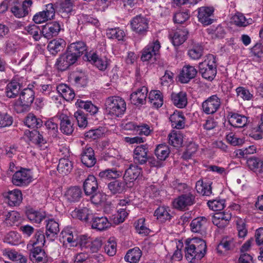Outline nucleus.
<instances>
[{
  "mask_svg": "<svg viewBox=\"0 0 263 263\" xmlns=\"http://www.w3.org/2000/svg\"><path fill=\"white\" fill-rule=\"evenodd\" d=\"M5 255L13 261H19L21 263L27 262V258L21 254H18L15 251H6Z\"/></svg>",
  "mask_w": 263,
  "mask_h": 263,
  "instance_id": "nucleus-62",
  "label": "nucleus"
},
{
  "mask_svg": "<svg viewBox=\"0 0 263 263\" xmlns=\"http://www.w3.org/2000/svg\"><path fill=\"white\" fill-rule=\"evenodd\" d=\"M148 145L142 144L137 146L134 151V161L135 164L142 165L147 161Z\"/></svg>",
  "mask_w": 263,
  "mask_h": 263,
  "instance_id": "nucleus-14",
  "label": "nucleus"
},
{
  "mask_svg": "<svg viewBox=\"0 0 263 263\" xmlns=\"http://www.w3.org/2000/svg\"><path fill=\"white\" fill-rule=\"evenodd\" d=\"M61 29V25L59 22L54 21L47 24L43 26L42 34L47 39L58 35Z\"/></svg>",
  "mask_w": 263,
  "mask_h": 263,
  "instance_id": "nucleus-15",
  "label": "nucleus"
},
{
  "mask_svg": "<svg viewBox=\"0 0 263 263\" xmlns=\"http://www.w3.org/2000/svg\"><path fill=\"white\" fill-rule=\"evenodd\" d=\"M212 182L210 181H203L200 179L196 183V189L197 192L202 196H209L212 193Z\"/></svg>",
  "mask_w": 263,
  "mask_h": 263,
  "instance_id": "nucleus-34",
  "label": "nucleus"
},
{
  "mask_svg": "<svg viewBox=\"0 0 263 263\" xmlns=\"http://www.w3.org/2000/svg\"><path fill=\"white\" fill-rule=\"evenodd\" d=\"M237 97L245 101H250L253 98V95L245 87L239 86L236 89Z\"/></svg>",
  "mask_w": 263,
  "mask_h": 263,
  "instance_id": "nucleus-60",
  "label": "nucleus"
},
{
  "mask_svg": "<svg viewBox=\"0 0 263 263\" xmlns=\"http://www.w3.org/2000/svg\"><path fill=\"white\" fill-rule=\"evenodd\" d=\"M32 181V177L30 171L24 168L16 171L12 178V183L18 186H26Z\"/></svg>",
  "mask_w": 263,
  "mask_h": 263,
  "instance_id": "nucleus-8",
  "label": "nucleus"
},
{
  "mask_svg": "<svg viewBox=\"0 0 263 263\" xmlns=\"http://www.w3.org/2000/svg\"><path fill=\"white\" fill-rule=\"evenodd\" d=\"M126 109V103L124 100L120 97L111 96L105 100V112L112 117H121L125 113Z\"/></svg>",
  "mask_w": 263,
  "mask_h": 263,
  "instance_id": "nucleus-2",
  "label": "nucleus"
},
{
  "mask_svg": "<svg viewBox=\"0 0 263 263\" xmlns=\"http://www.w3.org/2000/svg\"><path fill=\"white\" fill-rule=\"evenodd\" d=\"M54 15L55 9L53 5L50 3L46 5L45 10L35 14L33 16V20L36 24H41L53 19Z\"/></svg>",
  "mask_w": 263,
  "mask_h": 263,
  "instance_id": "nucleus-12",
  "label": "nucleus"
},
{
  "mask_svg": "<svg viewBox=\"0 0 263 263\" xmlns=\"http://www.w3.org/2000/svg\"><path fill=\"white\" fill-rule=\"evenodd\" d=\"M32 4V2L31 0H25L21 5L12 7L11 11L15 17H23L28 14Z\"/></svg>",
  "mask_w": 263,
  "mask_h": 263,
  "instance_id": "nucleus-25",
  "label": "nucleus"
},
{
  "mask_svg": "<svg viewBox=\"0 0 263 263\" xmlns=\"http://www.w3.org/2000/svg\"><path fill=\"white\" fill-rule=\"evenodd\" d=\"M161 45L158 40H154L142 50L141 59L142 61H148L154 58L156 59L159 54Z\"/></svg>",
  "mask_w": 263,
  "mask_h": 263,
  "instance_id": "nucleus-6",
  "label": "nucleus"
},
{
  "mask_svg": "<svg viewBox=\"0 0 263 263\" xmlns=\"http://www.w3.org/2000/svg\"><path fill=\"white\" fill-rule=\"evenodd\" d=\"M185 246V256L190 262L200 260L206 254V242L202 239L197 237L187 239Z\"/></svg>",
  "mask_w": 263,
  "mask_h": 263,
  "instance_id": "nucleus-1",
  "label": "nucleus"
},
{
  "mask_svg": "<svg viewBox=\"0 0 263 263\" xmlns=\"http://www.w3.org/2000/svg\"><path fill=\"white\" fill-rule=\"evenodd\" d=\"M171 100L175 106L179 108L185 107L187 103L186 93L183 91L172 93Z\"/></svg>",
  "mask_w": 263,
  "mask_h": 263,
  "instance_id": "nucleus-33",
  "label": "nucleus"
},
{
  "mask_svg": "<svg viewBox=\"0 0 263 263\" xmlns=\"http://www.w3.org/2000/svg\"><path fill=\"white\" fill-rule=\"evenodd\" d=\"M30 242L31 243L30 245L32 247H35L36 245H39L37 247L44 246L45 242V237L43 231L40 230L37 231L35 233L34 238Z\"/></svg>",
  "mask_w": 263,
  "mask_h": 263,
  "instance_id": "nucleus-58",
  "label": "nucleus"
},
{
  "mask_svg": "<svg viewBox=\"0 0 263 263\" xmlns=\"http://www.w3.org/2000/svg\"><path fill=\"white\" fill-rule=\"evenodd\" d=\"M148 99L153 106L159 108L163 103V96L159 90H152L150 91Z\"/></svg>",
  "mask_w": 263,
  "mask_h": 263,
  "instance_id": "nucleus-43",
  "label": "nucleus"
},
{
  "mask_svg": "<svg viewBox=\"0 0 263 263\" xmlns=\"http://www.w3.org/2000/svg\"><path fill=\"white\" fill-rule=\"evenodd\" d=\"M60 120V129L65 135H70L74 130L73 124L71 123L69 117L64 113H58L57 117Z\"/></svg>",
  "mask_w": 263,
  "mask_h": 263,
  "instance_id": "nucleus-18",
  "label": "nucleus"
},
{
  "mask_svg": "<svg viewBox=\"0 0 263 263\" xmlns=\"http://www.w3.org/2000/svg\"><path fill=\"white\" fill-rule=\"evenodd\" d=\"M91 228L102 231L110 227V223L106 217H93L91 221Z\"/></svg>",
  "mask_w": 263,
  "mask_h": 263,
  "instance_id": "nucleus-30",
  "label": "nucleus"
},
{
  "mask_svg": "<svg viewBox=\"0 0 263 263\" xmlns=\"http://www.w3.org/2000/svg\"><path fill=\"white\" fill-rule=\"evenodd\" d=\"M125 186L124 182L116 180L109 183L107 187L111 194H116L122 193L125 189Z\"/></svg>",
  "mask_w": 263,
  "mask_h": 263,
  "instance_id": "nucleus-50",
  "label": "nucleus"
},
{
  "mask_svg": "<svg viewBox=\"0 0 263 263\" xmlns=\"http://www.w3.org/2000/svg\"><path fill=\"white\" fill-rule=\"evenodd\" d=\"M199 71L204 79L213 80L217 73L216 57L211 54L207 55L205 60L199 63Z\"/></svg>",
  "mask_w": 263,
  "mask_h": 263,
  "instance_id": "nucleus-3",
  "label": "nucleus"
},
{
  "mask_svg": "<svg viewBox=\"0 0 263 263\" xmlns=\"http://www.w3.org/2000/svg\"><path fill=\"white\" fill-rule=\"evenodd\" d=\"M60 231L59 224L53 219H49L46 223V235L47 238L52 239Z\"/></svg>",
  "mask_w": 263,
  "mask_h": 263,
  "instance_id": "nucleus-36",
  "label": "nucleus"
},
{
  "mask_svg": "<svg viewBox=\"0 0 263 263\" xmlns=\"http://www.w3.org/2000/svg\"><path fill=\"white\" fill-rule=\"evenodd\" d=\"M122 172L117 171L116 168H108L100 172L99 174V177L104 180L116 179L121 177Z\"/></svg>",
  "mask_w": 263,
  "mask_h": 263,
  "instance_id": "nucleus-37",
  "label": "nucleus"
},
{
  "mask_svg": "<svg viewBox=\"0 0 263 263\" xmlns=\"http://www.w3.org/2000/svg\"><path fill=\"white\" fill-rule=\"evenodd\" d=\"M65 46V42L62 39L53 40L47 46L49 51L53 55H56L59 52L62 51Z\"/></svg>",
  "mask_w": 263,
  "mask_h": 263,
  "instance_id": "nucleus-35",
  "label": "nucleus"
},
{
  "mask_svg": "<svg viewBox=\"0 0 263 263\" xmlns=\"http://www.w3.org/2000/svg\"><path fill=\"white\" fill-rule=\"evenodd\" d=\"M172 126L177 129H182L185 126V118L181 111H175L170 117Z\"/></svg>",
  "mask_w": 263,
  "mask_h": 263,
  "instance_id": "nucleus-32",
  "label": "nucleus"
},
{
  "mask_svg": "<svg viewBox=\"0 0 263 263\" xmlns=\"http://www.w3.org/2000/svg\"><path fill=\"white\" fill-rule=\"evenodd\" d=\"M60 239L61 241L62 240L63 243L67 242L71 244V246H77L71 228L67 227L62 230L60 235Z\"/></svg>",
  "mask_w": 263,
  "mask_h": 263,
  "instance_id": "nucleus-44",
  "label": "nucleus"
},
{
  "mask_svg": "<svg viewBox=\"0 0 263 263\" xmlns=\"http://www.w3.org/2000/svg\"><path fill=\"white\" fill-rule=\"evenodd\" d=\"M105 252L110 256H114L117 251V243L114 238H110L104 247Z\"/></svg>",
  "mask_w": 263,
  "mask_h": 263,
  "instance_id": "nucleus-63",
  "label": "nucleus"
},
{
  "mask_svg": "<svg viewBox=\"0 0 263 263\" xmlns=\"http://www.w3.org/2000/svg\"><path fill=\"white\" fill-rule=\"evenodd\" d=\"M228 122L233 127L242 128L248 122V118L237 113L230 112L228 115Z\"/></svg>",
  "mask_w": 263,
  "mask_h": 263,
  "instance_id": "nucleus-22",
  "label": "nucleus"
},
{
  "mask_svg": "<svg viewBox=\"0 0 263 263\" xmlns=\"http://www.w3.org/2000/svg\"><path fill=\"white\" fill-rule=\"evenodd\" d=\"M82 192L79 186H71L65 192L64 196L67 202L73 203L79 202L82 197Z\"/></svg>",
  "mask_w": 263,
  "mask_h": 263,
  "instance_id": "nucleus-26",
  "label": "nucleus"
},
{
  "mask_svg": "<svg viewBox=\"0 0 263 263\" xmlns=\"http://www.w3.org/2000/svg\"><path fill=\"white\" fill-rule=\"evenodd\" d=\"M73 165L68 159L61 158L57 166L58 172L63 175L68 174L72 170Z\"/></svg>",
  "mask_w": 263,
  "mask_h": 263,
  "instance_id": "nucleus-45",
  "label": "nucleus"
},
{
  "mask_svg": "<svg viewBox=\"0 0 263 263\" xmlns=\"http://www.w3.org/2000/svg\"><path fill=\"white\" fill-rule=\"evenodd\" d=\"M204 48L199 44L192 45L187 51V55L190 58L194 60L200 59L203 55Z\"/></svg>",
  "mask_w": 263,
  "mask_h": 263,
  "instance_id": "nucleus-41",
  "label": "nucleus"
},
{
  "mask_svg": "<svg viewBox=\"0 0 263 263\" xmlns=\"http://www.w3.org/2000/svg\"><path fill=\"white\" fill-rule=\"evenodd\" d=\"M214 11L213 7H201L198 9V21L204 26L213 23L214 21Z\"/></svg>",
  "mask_w": 263,
  "mask_h": 263,
  "instance_id": "nucleus-13",
  "label": "nucleus"
},
{
  "mask_svg": "<svg viewBox=\"0 0 263 263\" xmlns=\"http://www.w3.org/2000/svg\"><path fill=\"white\" fill-rule=\"evenodd\" d=\"M207 218L205 217H198L194 219L190 223L191 231L194 233H204L206 230Z\"/></svg>",
  "mask_w": 263,
  "mask_h": 263,
  "instance_id": "nucleus-27",
  "label": "nucleus"
},
{
  "mask_svg": "<svg viewBox=\"0 0 263 263\" xmlns=\"http://www.w3.org/2000/svg\"><path fill=\"white\" fill-rule=\"evenodd\" d=\"M142 255V251L138 247L129 249L124 257L125 261L129 263H138Z\"/></svg>",
  "mask_w": 263,
  "mask_h": 263,
  "instance_id": "nucleus-38",
  "label": "nucleus"
},
{
  "mask_svg": "<svg viewBox=\"0 0 263 263\" xmlns=\"http://www.w3.org/2000/svg\"><path fill=\"white\" fill-rule=\"evenodd\" d=\"M28 218L32 222L39 223L45 218L46 214L43 211L29 210L27 213Z\"/></svg>",
  "mask_w": 263,
  "mask_h": 263,
  "instance_id": "nucleus-52",
  "label": "nucleus"
},
{
  "mask_svg": "<svg viewBox=\"0 0 263 263\" xmlns=\"http://www.w3.org/2000/svg\"><path fill=\"white\" fill-rule=\"evenodd\" d=\"M148 20L142 15H137L130 21L132 30L140 35H145L148 31Z\"/></svg>",
  "mask_w": 263,
  "mask_h": 263,
  "instance_id": "nucleus-10",
  "label": "nucleus"
},
{
  "mask_svg": "<svg viewBox=\"0 0 263 263\" xmlns=\"http://www.w3.org/2000/svg\"><path fill=\"white\" fill-rule=\"evenodd\" d=\"M73 1L64 0L60 4L59 11L62 14H68L71 13L73 7Z\"/></svg>",
  "mask_w": 263,
  "mask_h": 263,
  "instance_id": "nucleus-61",
  "label": "nucleus"
},
{
  "mask_svg": "<svg viewBox=\"0 0 263 263\" xmlns=\"http://www.w3.org/2000/svg\"><path fill=\"white\" fill-rule=\"evenodd\" d=\"M195 203V196L191 192L183 194L175 198L173 202V206L179 210L185 211Z\"/></svg>",
  "mask_w": 263,
  "mask_h": 263,
  "instance_id": "nucleus-7",
  "label": "nucleus"
},
{
  "mask_svg": "<svg viewBox=\"0 0 263 263\" xmlns=\"http://www.w3.org/2000/svg\"><path fill=\"white\" fill-rule=\"evenodd\" d=\"M170 149L166 144H159L155 150V154L160 161H164L169 156Z\"/></svg>",
  "mask_w": 263,
  "mask_h": 263,
  "instance_id": "nucleus-48",
  "label": "nucleus"
},
{
  "mask_svg": "<svg viewBox=\"0 0 263 263\" xmlns=\"http://www.w3.org/2000/svg\"><path fill=\"white\" fill-rule=\"evenodd\" d=\"M107 36L109 39L123 41L125 35L123 30L119 28H110L107 30Z\"/></svg>",
  "mask_w": 263,
  "mask_h": 263,
  "instance_id": "nucleus-55",
  "label": "nucleus"
},
{
  "mask_svg": "<svg viewBox=\"0 0 263 263\" xmlns=\"http://www.w3.org/2000/svg\"><path fill=\"white\" fill-rule=\"evenodd\" d=\"M6 202L10 206H18L22 201V194L20 190L15 189L10 191L5 195Z\"/></svg>",
  "mask_w": 263,
  "mask_h": 263,
  "instance_id": "nucleus-24",
  "label": "nucleus"
},
{
  "mask_svg": "<svg viewBox=\"0 0 263 263\" xmlns=\"http://www.w3.org/2000/svg\"><path fill=\"white\" fill-rule=\"evenodd\" d=\"M249 168L254 172H263V161L256 157H251L247 161Z\"/></svg>",
  "mask_w": 263,
  "mask_h": 263,
  "instance_id": "nucleus-47",
  "label": "nucleus"
},
{
  "mask_svg": "<svg viewBox=\"0 0 263 263\" xmlns=\"http://www.w3.org/2000/svg\"><path fill=\"white\" fill-rule=\"evenodd\" d=\"M232 21L236 25L239 27L247 26L251 24L252 22V19H247L241 13L235 15L232 18Z\"/></svg>",
  "mask_w": 263,
  "mask_h": 263,
  "instance_id": "nucleus-56",
  "label": "nucleus"
},
{
  "mask_svg": "<svg viewBox=\"0 0 263 263\" xmlns=\"http://www.w3.org/2000/svg\"><path fill=\"white\" fill-rule=\"evenodd\" d=\"M83 189L85 194L87 196H91L92 202L95 204H99L101 199H96L101 196L98 193V184L96 178L93 175H89L83 183Z\"/></svg>",
  "mask_w": 263,
  "mask_h": 263,
  "instance_id": "nucleus-5",
  "label": "nucleus"
},
{
  "mask_svg": "<svg viewBox=\"0 0 263 263\" xmlns=\"http://www.w3.org/2000/svg\"><path fill=\"white\" fill-rule=\"evenodd\" d=\"M24 123L29 128H37L42 126L43 122L33 114L29 113L25 118Z\"/></svg>",
  "mask_w": 263,
  "mask_h": 263,
  "instance_id": "nucleus-49",
  "label": "nucleus"
},
{
  "mask_svg": "<svg viewBox=\"0 0 263 263\" xmlns=\"http://www.w3.org/2000/svg\"><path fill=\"white\" fill-rule=\"evenodd\" d=\"M72 215L77 217L81 220L87 221L88 220L92 217V213L87 208L81 209H75L72 212Z\"/></svg>",
  "mask_w": 263,
  "mask_h": 263,
  "instance_id": "nucleus-53",
  "label": "nucleus"
},
{
  "mask_svg": "<svg viewBox=\"0 0 263 263\" xmlns=\"http://www.w3.org/2000/svg\"><path fill=\"white\" fill-rule=\"evenodd\" d=\"M170 212V209L168 207L159 206L155 210L154 216L160 222H163L171 219L172 216Z\"/></svg>",
  "mask_w": 263,
  "mask_h": 263,
  "instance_id": "nucleus-40",
  "label": "nucleus"
},
{
  "mask_svg": "<svg viewBox=\"0 0 263 263\" xmlns=\"http://www.w3.org/2000/svg\"><path fill=\"white\" fill-rule=\"evenodd\" d=\"M237 246V242L233 238L222 239L216 248L218 252L222 253V249L224 251L233 250Z\"/></svg>",
  "mask_w": 263,
  "mask_h": 263,
  "instance_id": "nucleus-42",
  "label": "nucleus"
},
{
  "mask_svg": "<svg viewBox=\"0 0 263 263\" xmlns=\"http://www.w3.org/2000/svg\"><path fill=\"white\" fill-rule=\"evenodd\" d=\"M34 100V92L31 88L23 89L20 94L19 100L14 104V109L17 113L27 110Z\"/></svg>",
  "mask_w": 263,
  "mask_h": 263,
  "instance_id": "nucleus-4",
  "label": "nucleus"
},
{
  "mask_svg": "<svg viewBox=\"0 0 263 263\" xmlns=\"http://www.w3.org/2000/svg\"><path fill=\"white\" fill-rule=\"evenodd\" d=\"M232 217L229 212H223L215 214L212 217L213 224L219 228H224L227 226Z\"/></svg>",
  "mask_w": 263,
  "mask_h": 263,
  "instance_id": "nucleus-19",
  "label": "nucleus"
},
{
  "mask_svg": "<svg viewBox=\"0 0 263 263\" xmlns=\"http://www.w3.org/2000/svg\"><path fill=\"white\" fill-rule=\"evenodd\" d=\"M188 34L189 31L186 28H177L170 34L174 46H179L182 44L187 40Z\"/></svg>",
  "mask_w": 263,
  "mask_h": 263,
  "instance_id": "nucleus-21",
  "label": "nucleus"
},
{
  "mask_svg": "<svg viewBox=\"0 0 263 263\" xmlns=\"http://www.w3.org/2000/svg\"><path fill=\"white\" fill-rule=\"evenodd\" d=\"M147 93L148 89L146 87L142 86L138 88L130 95L131 103L135 105L145 104Z\"/></svg>",
  "mask_w": 263,
  "mask_h": 263,
  "instance_id": "nucleus-17",
  "label": "nucleus"
},
{
  "mask_svg": "<svg viewBox=\"0 0 263 263\" xmlns=\"http://www.w3.org/2000/svg\"><path fill=\"white\" fill-rule=\"evenodd\" d=\"M67 49L78 59L87 50V47L85 42L78 41L70 44Z\"/></svg>",
  "mask_w": 263,
  "mask_h": 263,
  "instance_id": "nucleus-31",
  "label": "nucleus"
},
{
  "mask_svg": "<svg viewBox=\"0 0 263 263\" xmlns=\"http://www.w3.org/2000/svg\"><path fill=\"white\" fill-rule=\"evenodd\" d=\"M220 99L216 95H212L207 98L202 104L203 111L207 115L215 113L221 106Z\"/></svg>",
  "mask_w": 263,
  "mask_h": 263,
  "instance_id": "nucleus-11",
  "label": "nucleus"
},
{
  "mask_svg": "<svg viewBox=\"0 0 263 263\" xmlns=\"http://www.w3.org/2000/svg\"><path fill=\"white\" fill-rule=\"evenodd\" d=\"M104 134V128L99 127L96 129H92L85 132L84 136L86 139H97L103 136Z\"/></svg>",
  "mask_w": 263,
  "mask_h": 263,
  "instance_id": "nucleus-57",
  "label": "nucleus"
},
{
  "mask_svg": "<svg viewBox=\"0 0 263 263\" xmlns=\"http://www.w3.org/2000/svg\"><path fill=\"white\" fill-rule=\"evenodd\" d=\"M31 140L35 144L42 147L46 143V140L43 135L37 130H33L30 133Z\"/></svg>",
  "mask_w": 263,
  "mask_h": 263,
  "instance_id": "nucleus-59",
  "label": "nucleus"
},
{
  "mask_svg": "<svg viewBox=\"0 0 263 263\" xmlns=\"http://www.w3.org/2000/svg\"><path fill=\"white\" fill-rule=\"evenodd\" d=\"M142 173V169L137 165L130 164L124 173L123 178L125 181L133 182L136 180Z\"/></svg>",
  "mask_w": 263,
  "mask_h": 263,
  "instance_id": "nucleus-29",
  "label": "nucleus"
},
{
  "mask_svg": "<svg viewBox=\"0 0 263 263\" xmlns=\"http://www.w3.org/2000/svg\"><path fill=\"white\" fill-rule=\"evenodd\" d=\"M57 89L62 97L66 101H71L75 97L73 90L66 84H60L57 86Z\"/></svg>",
  "mask_w": 263,
  "mask_h": 263,
  "instance_id": "nucleus-39",
  "label": "nucleus"
},
{
  "mask_svg": "<svg viewBox=\"0 0 263 263\" xmlns=\"http://www.w3.org/2000/svg\"><path fill=\"white\" fill-rule=\"evenodd\" d=\"M168 143L174 147H179L183 143V135L179 131H173L168 136Z\"/></svg>",
  "mask_w": 263,
  "mask_h": 263,
  "instance_id": "nucleus-46",
  "label": "nucleus"
},
{
  "mask_svg": "<svg viewBox=\"0 0 263 263\" xmlns=\"http://www.w3.org/2000/svg\"><path fill=\"white\" fill-rule=\"evenodd\" d=\"M81 162L87 167H91L95 165L97 160L92 148L86 145L83 148L81 153Z\"/></svg>",
  "mask_w": 263,
  "mask_h": 263,
  "instance_id": "nucleus-16",
  "label": "nucleus"
},
{
  "mask_svg": "<svg viewBox=\"0 0 263 263\" xmlns=\"http://www.w3.org/2000/svg\"><path fill=\"white\" fill-rule=\"evenodd\" d=\"M20 89V87L16 83V81H12L7 84L5 93L7 97L14 98L18 95Z\"/></svg>",
  "mask_w": 263,
  "mask_h": 263,
  "instance_id": "nucleus-51",
  "label": "nucleus"
},
{
  "mask_svg": "<svg viewBox=\"0 0 263 263\" xmlns=\"http://www.w3.org/2000/svg\"><path fill=\"white\" fill-rule=\"evenodd\" d=\"M78 59L68 50L60 55L57 59L55 66L60 71H65L67 70L70 66L73 65L77 61Z\"/></svg>",
  "mask_w": 263,
  "mask_h": 263,
  "instance_id": "nucleus-9",
  "label": "nucleus"
},
{
  "mask_svg": "<svg viewBox=\"0 0 263 263\" xmlns=\"http://www.w3.org/2000/svg\"><path fill=\"white\" fill-rule=\"evenodd\" d=\"M76 104L79 107L84 108L91 115L96 114L98 111V108L90 101H84L81 100H78L76 102Z\"/></svg>",
  "mask_w": 263,
  "mask_h": 263,
  "instance_id": "nucleus-54",
  "label": "nucleus"
},
{
  "mask_svg": "<svg viewBox=\"0 0 263 263\" xmlns=\"http://www.w3.org/2000/svg\"><path fill=\"white\" fill-rule=\"evenodd\" d=\"M87 60L93 64L100 70H105L107 67V61L106 58H101L95 52L89 53L86 55Z\"/></svg>",
  "mask_w": 263,
  "mask_h": 263,
  "instance_id": "nucleus-28",
  "label": "nucleus"
},
{
  "mask_svg": "<svg viewBox=\"0 0 263 263\" xmlns=\"http://www.w3.org/2000/svg\"><path fill=\"white\" fill-rule=\"evenodd\" d=\"M30 258L34 262L48 263V257L41 247H33L30 250Z\"/></svg>",
  "mask_w": 263,
  "mask_h": 263,
  "instance_id": "nucleus-20",
  "label": "nucleus"
},
{
  "mask_svg": "<svg viewBox=\"0 0 263 263\" xmlns=\"http://www.w3.org/2000/svg\"><path fill=\"white\" fill-rule=\"evenodd\" d=\"M26 31L28 34L32 35L33 38L35 41H39L41 39V31L39 27L35 24L27 26L25 28Z\"/></svg>",
  "mask_w": 263,
  "mask_h": 263,
  "instance_id": "nucleus-64",
  "label": "nucleus"
},
{
  "mask_svg": "<svg viewBox=\"0 0 263 263\" xmlns=\"http://www.w3.org/2000/svg\"><path fill=\"white\" fill-rule=\"evenodd\" d=\"M197 73V69L193 66H184L179 76V80L182 83H187L194 78Z\"/></svg>",
  "mask_w": 263,
  "mask_h": 263,
  "instance_id": "nucleus-23",
  "label": "nucleus"
}]
</instances>
